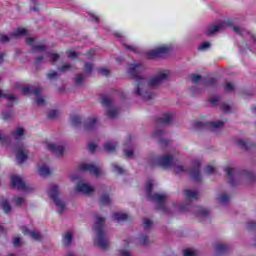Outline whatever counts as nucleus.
<instances>
[{
	"instance_id": "nucleus-1",
	"label": "nucleus",
	"mask_w": 256,
	"mask_h": 256,
	"mask_svg": "<svg viewBox=\"0 0 256 256\" xmlns=\"http://www.w3.org/2000/svg\"><path fill=\"white\" fill-rule=\"evenodd\" d=\"M144 70L145 66L141 62L129 64L128 74L135 81L132 94L134 97H140L144 101H153L157 94L151 91L149 87H159V85L165 83L169 79L171 72L169 70H160L151 78H147L141 75Z\"/></svg>"
},
{
	"instance_id": "nucleus-2",
	"label": "nucleus",
	"mask_w": 256,
	"mask_h": 256,
	"mask_svg": "<svg viewBox=\"0 0 256 256\" xmlns=\"http://www.w3.org/2000/svg\"><path fill=\"white\" fill-rule=\"evenodd\" d=\"M155 186V181L148 180L146 183V193L149 201H153V203H156L157 208L162 211V213H177L179 211L180 213H189V211H192L196 217L199 219H207L211 215V212L207 208H203L201 206H193L191 202H187L184 204L178 205L177 202H172L170 205H165L167 202V196L165 194H159L156 193L154 195L151 194V191L153 187Z\"/></svg>"
},
{
	"instance_id": "nucleus-3",
	"label": "nucleus",
	"mask_w": 256,
	"mask_h": 256,
	"mask_svg": "<svg viewBox=\"0 0 256 256\" xmlns=\"http://www.w3.org/2000/svg\"><path fill=\"white\" fill-rule=\"evenodd\" d=\"M225 172L229 179L230 185H239L241 183H251L255 176L253 172L243 171V172H236L231 166L226 167Z\"/></svg>"
},
{
	"instance_id": "nucleus-4",
	"label": "nucleus",
	"mask_w": 256,
	"mask_h": 256,
	"mask_svg": "<svg viewBox=\"0 0 256 256\" xmlns=\"http://www.w3.org/2000/svg\"><path fill=\"white\" fill-rule=\"evenodd\" d=\"M105 223V218L101 216H96V221L94 224V231L96 236L94 238L95 245H98L100 249H109V240L105 236V232H103V225Z\"/></svg>"
},
{
	"instance_id": "nucleus-5",
	"label": "nucleus",
	"mask_w": 256,
	"mask_h": 256,
	"mask_svg": "<svg viewBox=\"0 0 256 256\" xmlns=\"http://www.w3.org/2000/svg\"><path fill=\"white\" fill-rule=\"evenodd\" d=\"M48 197L54 201L56 205V211L59 215H62L67 210V204L63 201L61 197V190H59V186L57 184H51L48 187Z\"/></svg>"
},
{
	"instance_id": "nucleus-6",
	"label": "nucleus",
	"mask_w": 256,
	"mask_h": 256,
	"mask_svg": "<svg viewBox=\"0 0 256 256\" xmlns=\"http://www.w3.org/2000/svg\"><path fill=\"white\" fill-rule=\"evenodd\" d=\"M174 163H177V158H175L171 154H165L162 156H150L148 158V165L155 167V165H159L163 167V169H169L173 167Z\"/></svg>"
},
{
	"instance_id": "nucleus-7",
	"label": "nucleus",
	"mask_w": 256,
	"mask_h": 256,
	"mask_svg": "<svg viewBox=\"0 0 256 256\" xmlns=\"http://www.w3.org/2000/svg\"><path fill=\"white\" fill-rule=\"evenodd\" d=\"M102 105L107 108L106 115L110 119H115L119 116V109L115 107L113 97L102 96Z\"/></svg>"
},
{
	"instance_id": "nucleus-8",
	"label": "nucleus",
	"mask_w": 256,
	"mask_h": 256,
	"mask_svg": "<svg viewBox=\"0 0 256 256\" xmlns=\"http://www.w3.org/2000/svg\"><path fill=\"white\" fill-rule=\"evenodd\" d=\"M171 45H162L157 47L156 49H152L146 52V57L148 59H157L159 57H165V55H169L171 53Z\"/></svg>"
},
{
	"instance_id": "nucleus-9",
	"label": "nucleus",
	"mask_w": 256,
	"mask_h": 256,
	"mask_svg": "<svg viewBox=\"0 0 256 256\" xmlns=\"http://www.w3.org/2000/svg\"><path fill=\"white\" fill-rule=\"evenodd\" d=\"M12 186L15 187V189L24 191L25 193H31L32 191H35V187L32 184L25 182L21 176L12 177Z\"/></svg>"
},
{
	"instance_id": "nucleus-10",
	"label": "nucleus",
	"mask_w": 256,
	"mask_h": 256,
	"mask_svg": "<svg viewBox=\"0 0 256 256\" xmlns=\"http://www.w3.org/2000/svg\"><path fill=\"white\" fill-rule=\"evenodd\" d=\"M79 169L80 171H88L92 175H95V177H101L102 175H105V172L101 170V167L91 163H82L80 164Z\"/></svg>"
},
{
	"instance_id": "nucleus-11",
	"label": "nucleus",
	"mask_w": 256,
	"mask_h": 256,
	"mask_svg": "<svg viewBox=\"0 0 256 256\" xmlns=\"http://www.w3.org/2000/svg\"><path fill=\"white\" fill-rule=\"evenodd\" d=\"M37 65H41V63H47L48 61L55 65L57 61H59V54H55L53 52H46L43 56H39L36 58Z\"/></svg>"
},
{
	"instance_id": "nucleus-12",
	"label": "nucleus",
	"mask_w": 256,
	"mask_h": 256,
	"mask_svg": "<svg viewBox=\"0 0 256 256\" xmlns=\"http://www.w3.org/2000/svg\"><path fill=\"white\" fill-rule=\"evenodd\" d=\"M23 35H27V30L24 28L17 29L14 33L9 36L5 34L0 35V43H9V41H13V39H19V37H23Z\"/></svg>"
},
{
	"instance_id": "nucleus-13",
	"label": "nucleus",
	"mask_w": 256,
	"mask_h": 256,
	"mask_svg": "<svg viewBox=\"0 0 256 256\" xmlns=\"http://www.w3.org/2000/svg\"><path fill=\"white\" fill-rule=\"evenodd\" d=\"M227 25H231V22L218 20L208 27L207 34L214 35V33H219V31H223Z\"/></svg>"
},
{
	"instance_id": "nucleus-14",
	"label": "nucleus",
	"mask_w": 256,
	"mask_h": 256,
	"mask_svg": "<svg viewBox=\"0 0 256 256\" xmlns=\"http://www.w3.org/2000/svg\"><path fill=\"white\" fill-rule=\"evenodd\" d=\"M44 146L48 151H51L52 153H54V155L59 156L65 153V147H63V145H60L54 142H45Z\"/></svg>"
},
{
	"instance_id": "nucleus-15",
	"label": "nucleus",
	"mask_w": 256,
	"mask_h": 256,
	"mask_svg": "<svg viewBox=\"0 0 256 256\" xmlns=\"http://www.w3.org/2000/svg\"><path fill=\"white\" fill-rule=\"evenodd\" d=\"M76 191L83 195H93L95 187L86 182H79L76 186Z\"/></svg>"
},
{
	"instance_id": "nucleus-16",
	"label": "nucleus",
	"mask_w": 256,
	"mask_h": 256,
	"mask_svg": "<svg viewBox=\"0 0 256 256\" xmlns=\"http://www.w3.org/2000/svg\"><path fill=\"white\" fill-rule=\"evenodd\" d=\"M29 157V151H27V148L25 146L21 145L18 146L16 149V159L18 163H25Z\"/></svg>"
},
{
	"instance_id": "nucleus-17",
	"label": "nucleus",
	"mask_w": 256,
	"mask_h": 256,
	"mask_svg": "<svg viewBox=\"0 0 256 256\" xmlns=\"http://www.w3.org/2000/svg\"><path fill=\"white\" fill-rule=\"evenodd\" d=\"M23 235H29L33 241H42L43 235L37 230H29L27 226L21 228Z\"/></svg>"
},
{
	"instance_id": "nucleus-18",
	"label": "nucleus",
	"mask_w": 256,
	"mask_h": 256,
	"mask_svg": "<svg viewBox=\"0 0 256 256\" xmlns=\"http://www.w3.org/2000/svg\"><path fill=\"white\" fill-rule=\"evenodd\" d=\"M199 167H201V160H194V166L190 170L194 181H201V172L199 171Z\"/></svg>"
},
{
	"instance_id": "nucleus-19",
	"label": "nucleus",
	"mask_w": 256,
	"mask_h": 256,
	"mask_svg": "<svg viewBox=\"0 0 256 256\" xmlns=\"http://www.w3.org/2000/svg\"><path fill=\"white\" fill-rule=\"evenodd\" d=\"M27 45H30L32 47V53H39L41 51H46V48L42 44L35 45V39L31 37L26 38Z\"/></svg>"
},
{
	"instance_id": "nucleus-20",
	"label": "nucleus",
	"mask_w": 256,
	"mask_h": 256,
	"mask_svg": "<svg viewBox=\"0 0 256 256\" xmlns=\"http://www.w3.org/2000/svg\"><path fill=\"white\" fill-rule=\"evenodd\" d=\"M164 136H165V131L161 129L154 130L152 133V137L154 139H157V141H159L161 145H167L169 143V140L163 138Z\"/></svg>"
},
{
	"instance_id": "nucleus-21",
	"label": "nucleus",
	"mask_w": 256,
	"mask_h": 256,
	"mask_svg": "<svg viewBox=\"0 0 256 256\" xmlns=\"http://www.w3.org/2000/svg\"><path fill=\"white\" fill-rule=\"evenodd\" d=\"M97 127H99V120L95 117L88 118L84 124L86 131H93V129H97Z\"/></svg>"
},
{
	"instance_id": "nucleus-22",
	"label": "nucleus",
	"mask_w": 256,
	"mask_h": 256,
	"mask_svg": "<svg viewBox=\"0 0 256 256\" xmlns=\"http://www.w3.org/2000/svg\"><path fill=\"white\" fill-rule=\"evenodd\" d=\"M23 95H41V88L35 86H25L22 88Z\"/></svg>"
},
{
	"instance_id": "nucleus-23",
	"label": "nucleus",
	"mask_w": 256,
	"mask_h": 256,
	"mask_svg": "<svg viewBox=\"0 0 256 256\" xmlns=\"http://www.w3.org/2000/svg\"><path fill=\"white\" fill-rule=\"evenodd\" d=\"M184 196L188 201H193L199 197V192L197 190L186 189L184 190Z\"/></svg>"
},
{
	"instance_id": "nucleus-24",
	"label": "nucleus",
	"mask_w": 256,
	"mask_h": 256,
	"mask_svg": "<svg viewBox=\"0 0 256 256\" xmlns=\"http://www.w3.org/2000/svg\"><path fill=\"white\" fill-rule=\"evenodd\" d=\"M173 119V114L168 112L158 119V125H169Z\"/></svg>"
},
{
	"instance_id": "nucleus-25",
	"label": "nucleus",
	"mask_w": 256,
	"mask_h": 256,
	"mask_svg": "<svg viewBox=\"0 0 256 256\" xmlns=\"http://www.w3.org/2000/svg\"><path fill=\"white\" fill-rule=\"evenodd\" d=\"M73 242V232L67 231L62 236V243L65 247H69L71 243Z\"/></svg>"
},
{
	"instance_id": "nucleus-26",
	"label": "nucleus",
	"mask_w": 256,
	"mask_h": 256,
	"mask_svg": "<svg viewBox=\"0 0 256 256\" xmlns=\"http://www.w3.org/2000/svg\"><path fill=\"white\" fill-rule=\"evenodd\" d=\"M12 137L16 139V141H19L25 137V129L22 127H17L13 132H12Z\"/></svg>"
},
{
	"instance_id": "nucleus-27",
	"label": "nucleus",
	"mask_w": 256,
	"mask_h": 256,
	"mask_svg": "<svg viewBox=\"0 0 256 256\" xmlns=\"http://www.w3.org/2000/svg\"><path fill=\"white\" fill-rule=\"evenodd\" d=\"M0 99H7V101H17V96H15V94L3 92V90H0Z\"/></svg>"
},
{
	"instance_id": "nucleus-28",
	"label": "nucleus",
	"mask_w": 256,
	"mask_h": 256,
	"mask_svg": "<svg viewBox=\"0 0 256 256\" xmlns=\"http://www.w3.org/2000/svg\"><path fill=\"white\" fill-rule=\"evenodd\" d=\"M38 173L41 177H47L48 175H51V169L47 165H41Z\"/></svg>"
},
{
	"instance_id": "nucleus-29",
	"label": "nucleus",
	"mask_w": 256,
	"mask_h": 256,
	"mask_svg": "<svg viewBox=\"0 0 256 256\" xmlns=\"http://www.w3.org/2000/svg\"><path fill=\"white\" fill-rule=\"evenodd\" d=\"M61 74H59V72L55 71V70H49L46 74L47 79H49V81H57V79H59Z\"/></svg>"
},
{
	"instance_id": "nucleus-30",
	"label": "nucleus",
	"mask_w": 256,
	"mask_h": 256,
	"mask_svg": "<svg viewBox=\"0 0 256 256\" xmlns=\"http://www.w3.org/2000/svg\"><path fill=\"white\" fill-rule=\"evenodd\" d=\"M214 249H215L216 253H225V251H227V249H229V246H227V244H225V243H216L214 245Z\"/></svg>"
},
{
	"instance_id": "nucleus-31",
	"label": "nucleus",
	"mask_w": 256,
	"mask_h": 256,
	"mask_svg": "<svg viewBox=\"0 0 256 256\" xmlns=\"http://www.w3.org/2000/svg\"><path fill=\"white\" fill-rule=\"evenodd\" d=\"M1 209L4 213H11V204L6 199H3L0 203Z\"/></svg>"
},
{
	"instance_id": "nucleus-32",
	"label": "nucleus",
	"mask_w": 256,
	"mask_h": 256,
	"mask_svg": "<svg viewBox=\"0 0 256 256\" xmlns=\"http://www.w3.org/2000/svg\"><path fill=\"white\" fill-rule=\"evenodd\" d=\"M115 149H117V143L111 141L104 143V150L108 153L113 152Z\"/></svg>"
},
{
	"instance_id": "nucleus-33",
	"label": "nucleus",
	"mask_w": 256,
	"mask_h": 256,
	"mask_svg": "<svg viewBox=\"0 0 256 256\" xmlns=\"http://www.w3.org/2000/svg\"><path fill=\"white\" fill-rule=\"evenodd\" d=\"M113 219L115 221H127V214L121 213V212H116L113 214Z\"/></svg>"
},
{
	"instance_id": "nucleus-34",
	"label": "nucleus",
	"mask_w": 256,
	"mask_h": 256,
	"mask_svg": "<svg viewBox=\"0 0 256 256\" xmlns=\"http://www.w3.org/2000/svg\"><path fill=\"white\" fill-rule=\"evenodd\" d=\"M70 121L74 127H79V125H81V116L73 115L71 116Z\"/></svg>"
},
{
	"instance_id": "nucleus-35",
	"label": "nucleus",
	"mask_w": 256,
	"mask_h": 256,
	"mask_svg": "<svg viewBox=\"0 0 256 256\" xmlns=\"http://www.w3.org/2000/svg\"><path fill=\"white\" fill-rule=\"evenodd\" d=\"M236 145H238V147H242L243 149H249V147H251V144H249L247 140L243 139H238L236 141Z\"/></svg>"
},
{
	"instance_id": "nucleus-36",
	"label": "nucleus",
	"mask_w": 256,
	"mask_h": 256,
	"mask_svg": "<svg viewBox=\"0 0 256 256\" xmlns=\"http://www.w3.org/2000/svg\"><path fill=\"white\" fill-rule=\"evenodd\" d=\"M172 168H173L174 173H176L177 175L185 172V167H183V165L177 164V162L172 165Z\"/></svg>"
},
{
	"instance_id": "nucleus-37",
	"label": "nucleus",
	"mask_w": 256,
	"mask_h": 256,
	"mask_svg": "<svg viewBox=\"0 0 256 256\" xmlns=\"http://www.w3.org/2000/svg\"><path fill=\"white\" fill-rule=\"evenodd\" d=\"M112 171L113 173H117V175H123V173H125V170L121 166L117 165V163L112 164Z\"/></svg>"
},
{
	"instance_id": "nucleus-38",
	"label": "nucleus",
	"mask_w": 256,
	"mask_h": 256,
	"mask_svg": "<svg viewBox=\"0 0 256 256\" xmlns=\"http://www.w3.org/2000/svg\"><path fill=\"white\" fill-rule=\"evenodd\" d=\"M12 203H14L16 207H21L23 203H25V199L21 196H16L12 199Z\"/></svg>"
},
{
	"instance_id": "nucleus-39",
	"label": "nucleus",
	"mask_w": 256,
	"mask_h": 256,
	"mask_svg": "<svg viewBox=\"0 0 256 256\" xmlns=\"http://www.w3.org/2000/svg\"><path fill=\"white\" fill-rule=\"evenodd\" d=\"M75 83H76V85L81 87V85H83L85 83V75H83V74L76 75Z\"/></svg>"
},
{
	"instance_id": "nucleus-40",
	"label": "nucleus",
	"mask_w": 256,
	"mask_h": 256,
	"mask_svg": "<svg viewBox=\"0 0 256 256\" xmlns=\"http://www.w3.org/2000/svg\"><path fill=\"white\" fill-rule=\"evenodd\" d=\"M100 203L102 205H109L111 203V198L109 197V195L104 194L100 197Z\"/></svg>"
},
{
	"instance_id": "nucleus-41",
	"label": "nucleus",
	"mask_w": 256,
	"mask_h": 256,
	"mask_svg": "<svg viewBox=\"0 0 256 256\" xmlns=\"http://www.w3.org/2000/svg\"><path fill=\"white\" fill-rule=\"evenodd\" d=\"M212 129H221L223 125H225V122L218 120V121H213L210 123Z\"/></svg>"
},
{
	"instance_id": "nucleus-42",
	"label": "nucleus",
	"mask_w": 256,
	"mask_h": 256,
	"mask_svg": "<svg viewBox=\"0 0 256 256\" xmlns=\"http://www.w3.org/2000/svg\"><path fill=\"white\" fill-rule=\"evenodd\" d=\"M73 69V66L69 63H66L60 67H58V71L65 73V71H71Z\"/></svg>"
},
{
	"instance_id": "nucleus-43",
	"label": "nucleus",
	"mask_w": 256,
	"mask_h": 256,
	"mask_svg": "<svg viewBox=\"0 0 256 256\" xmlns=\"http://www.w3.org/2000/svg\"><path fill=\"white\" fill-rule=\"evenodd\" d=\"M2 119L4 121H10V119H13V113L11 111H5L2 113Z\"/></svg>"
},
{
	"instance_id": "nucleus-44",
	"label": "nucleus",
	"mask_w": 256,
	"mask_h": 256,
	"mask_svg": "<svg viewBox=\"0 0 256 256\" xmlns=\"http://www.w3.org/2000/svg\"><path fill=\"white\" fill-rule=\"evenodd\" d=\"M246 229H248V231H256V221L247 222Z\"/></svg>"
},
{
	"instance_id": "nucleus-45",
	"label": "nucleus",
	"mask_w": 256,
	"mask_h": 256,
	"mask_svg": "<svg viewBox=\"0 0 256 256\" xmlns=\"http://www.w3.org/2000/svg\"><path fill=\"white\" fill-rule=\"evenodd\" d=\"M35 101H36L37 105H39V107H43V105H45V97L39 96V94L36 95Z\"/></svg>"
},
{
	"instance_id": "nucleus-46",
	"label": "nucleus",
	"mask_w": 256,
	"mask_h": 256,
	"mask_svg": "<svg viewBox=\"0 0 256 256\" xmlns=\"http://www.w3.org/2000/svg\"><path fill=\"white\" fill-rule=\"evenodd\" d=\"M139 243L140 245H149V237H147L146 235H140Z\"/></svg>"
},
{
	"instance_id": "nucleus-47",
	"label": "nucleus",
	"mask_w": 256,
	"mask_h": 256,
	"mask_svg": "<svg viewBox=\"0 0 256 256\" xmlns=\"http://www.w3.org/2000/svg\"><path fill=\"white\" fill-rule=\"evenodd\" d=\"M211 47V44L209 42H203L198 46V51H207Z\"/></svg>"
},
{
	"instance_id": "nucleus-48",
	"label": "nucleus",
	"mask_w": 256,
	"mask_h": 256,
	"mask_svg": "<svg viewBox=\"0 0 256 256\" xmlns=\"http://www.w3.org/2000/svg\"><path fill=\"white\" fill-rule=\"evenodd\" d=\"M58 115H59V111L58 110H50L48 112V118L49 119H57Z\"/></svg>"
},
{
	"instance_id": "nucleus-49",
	"label": "nucleus",
	"mask_w": 256,
	"mask_h": 256,
	"mask_svg": "<svg viewBox=\"0 0 256 256\" xmlns=\"http://www.w3.org/2000/svg\"><path fill=\"white\" fill-rule=\"evenodd\" d=\"M230 199V196L227 195V194H221L219 197H218V201L220 203H227V201H229Z\"/></svg>"
},
{
	"instance_id": "nucleus-50",
	"label": "nucleus",
	"mask_w": 256,
	"mask_h": 256,
	"mask_svg": "<svg viewBox=\"0 0 256 256\" xmlns=\"http://www.w3.org/2000/svg\"><path fill=\"white\" fill-rule=\"evenodd\" d=\"M99 73L100 75L107 77L111 73V70H109V68L102 67L99 69Z\"/></svg>"
},
{
	"instance_id": "nucleus-51",
	"label": "nucleus",
	"mask_w": 256,
	"mask_h": 256,
	"mask_svg": "<svg viewBox=\"0 0 256 256\" xmlns=\"http://www.w3.org/2000/svg\"><path fill=\"white\" fill-rule=\"evenodd\" d=\"M204 171L207 175H213L215 173V167L208 165Z\"/></svg>"
},
{
	"instance_id": "nucleus-52",
	"label": "nucleus",
	"mask_w": 256,
	"mask_h": 256,
	"mask_svg": "<svg viewBox=\"0 0 256 256\" xmlns=\"http://www.w3.org/2000/svg\"><path fill=\"white\" fill-rule=\"evenodd\" d=\"M124 155L128 159H133V157H134L133 150L132 149H124Z\"/></svg>"
},
{
	"instance_id": "nucleus-53",
	"label": "nucleus",
	"mask_w": 256,
	"mask_h": 256,
	"mask_svg": "<svg viewBox=\"0 0 256 256\" xmlns=\"http://www.w3.org/2000/svg\"><path fill=\"white\" fill-rule=\"evenodd\" d=\"M143 225H144V229H149V227L153 225V221L146 218L143 221Z\"/></svg>"
},
{
	"instance_id": "nucleus-54",
	"label": "nucleus",
	"mask_w": 256,
	"mask_h": 256,
	"mask_svg": "<svg viewBox=\"0 0 256 256\" xmlns=\"http://www.w3.org/2000/svg\"><path fill=\"white\" fill-rule=\"evenodd\" d=\"M225 91H233L235 89V85L231 82H227L224 87Z\"/></svg>"
},
{
	"instance_id": "nucleus-55",
	"label": "nucleus",
	"mask_w": 256,
	"mask_h": 256,
	"mask_svg": "<svg viewBox=\"0 0 256 256\" xmlns=\"http://www.w3.org/2000/svg\"><path fill=\"white\" fill-rule=\"evenodd\" d=\"M196 252L193 249H186L184 250V256H195Z\"/></svg>"
},
{
	"instance_id": "nucleus-56",
	"label": "nucleus",
	"mask_w": 256,
	"mask_h": 256,
	"mask_svg": "<svg viewBox=\"0 0 256 256\" xmlns=\"http://www.w3.org/2000/svg\"><path fill=\"white\" fill-rule=\"evenodd\" d=\"M0 143H9V136L0 133Z\"/></svg>"
},
{
	"instance_id": "nucleus-57",
	"label": "nucleus",
	"mask_w": 256,
	"mask_h": 256,
	"mask_svg": "<svg viewBox=\"0 0 256 256\" xmlns=\"http://www.w3.org/2000/svg\"><path fill=\"white\" fill-rule=\"evenodd\" d=\"M21 243H23V240L21 238L16 237V238L13 239V245L15 247H19V245H21Z\"/></svg>"
},
{
	"instance_id": "nucleus-58",
	"label": "nucleus",
	"mask_w": 256,
	"mask_h": 256,
	"mask_svg": "<svg viewBox=\"0 0 256 256\" xmlns=\"http://www.w3.org/2000/svg\"><path fill=\"white\" fill-rule=\"evenodd\" d=\"M233 31L237 33L238 35H243L244 31L239 26H233Z\"/></svg>"
},
{
	"instance_id": "nucleus-59",
	"label": "nucleus",
	"mask_w": 256,
	"mask_h": 256,
	"mask_svg": "<svg viewBox=\"0 0 256 256\" xmlns=\"http://www.w3.org/2000/svg\"><path fill=\"white\" fill-rule=\"evenodd\" d=\"M85 70H86V73H91V71H93V64L86 63L85 64Z\"/></svg>"
},
{
	"instance_id": "nucleus-60",
	"label": "nucleus",
	"mask_w": 256,
	"mask_h": 256,
	"mask_svg": "<svg viewBox=\"0 0 256 256\" xmlns=\"http://www.w3.org/2000/svg\"><path fill=\"white\" fill-rule=\"evenodd\" d=\"M88 148H89V151H91V153H95V149H97V144L89 143Z\"/></svg>"
},
{
	"instance_id": "nucleus-61",
	"label": "nucleus",
	"mask_w": 256,
	"mask_h": 256,
	"mask_svg": "<svg viewBox=\"0 0 256 256\" xmlns=\"http://www.w3.org/2000/svg\"><path fill=\"white\" fill-rule=\"evenodd\" d=\"M125 49H128V51H133L134 53H137V47L131 46V45H124Z\"/></svg>"
},
{
	"instance_id": "nucleus-62",
	"label": "nucleus",
	"mask_w": 256,
	"mask_h": 256,
	"mask_svg": "<svg viewBox=\"0 0 256 256\" xmlns=\"http://www.w3.org/2000/svg\"><path fill=\"white\" fill-rule=\"evenodd\" d=\"M199 81H201V76L200 75H194L192 77V82L193 83H199Z\"/></svg>"
},
{
	"instance_id": "nucleus-63",
	"label": "nucleus",
	"mask_w": 256,
	"mask_h": 256,
	"mask_svg": "<svg viewBox=\"0 0 256 256\" xmlns=\"http://www.w3.org/2000/svg\"><path fill=\"white\" fill-rule=\"evenodd\" d=\"M206 85H215V78H209L206 80Z\"/></svg>"
},
{
	"instance_id": "nucleus-64",
	"label": "nucleus",
	"mask_w": 256,
	"mask_h": 256,
	"mask_svg": "<svg viewBox=\"0 0 256 256\" xmlns=\"http://www.w3.org/2000/svg\"><path fill=\"white\" fill-rule=\"evenodd\" d=\"M68 57H70V59H75V57H77V52L75 51H70L68 53Z\"/></svg>"
}]
</instances>
